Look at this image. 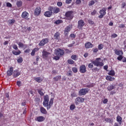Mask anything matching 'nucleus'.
I'll return each instance as SVG.
<instances>
[{"mask_svg": "<svg viewBox=\"0 0 126 126\" xmlns=\"http://www.w3.org/2000/svg\"><path fill=\"white\" fill-rule=\"evenodd\" d=\"M37 51H39L38 48H34L32 50L31 54V56H35V53H36Z\"/></svg>", "mask_w": 126, "mask_h": 126, "instance_id": "nucleus-26", "label": "nucleus"}, {"mask_svg": "<svg viewBox=\"0 0 126 126\" xmlns=\"http://www.w3.org/2000/svg\"><path fill=\"white\" fill-rule=\"evenodd\" d=\"M108 74L109 75H111V76H114L115 74H116V73H115V71L111 70L109 71Z\"/></svg>", "mask_w": 126, "mask_h": 126, "instance_id": "nucleus-36", "label": "nucleus"}, {"mask_svg": "<svg viewBox=\"0 0 126 126\" xmlns=\"http://www.w3.org/2000/svg\"><path fill=\"white\" fill-rule=\"evenodd\" d=\"M74 17V16L73 15V11H67L65 12V19H66V20H69V21H71V20L73 19Z\"/></svg>", "mask_w": 126, "mask_h": 126, "instance_id": "nucleus-2", "label": "nucleus"}, {"mask_svg": "<svg viewBox=\"0 0 126 126\" xmlns=\"http://www.w3.org/2000/svg\"><path fill=\"white\" fill-rule=\"evenodd\" d=\"M9 23L10 24H14L15 23V20L14 19H12L9 21Z\"/></svg>", "mask_w": 126, "mask_h": 126, "instance_id": "nucleus-46", "label": "nucleus"}, {"mask_svg": "<svg viewBox=\"0 0 126 126\" xmlns=\"http://www.w3.org/2000/svg\"><path fill=\"white\" fill-rule=\"evenodd\" d=\"M71 58L74 61H77V55H72Z\"/></svg>", "mask_w": 126, "mask_h": 126, "instance_id": "nucleus-37", "label": "nucleus"}, {"mask_svg": "<svg viewBox=\"0 0 126 126\" xmlns=\"http://www.w3.org/2000/svg\"><path fill=\"white\" fill-rule=\"evenodd\" d=\"M71 97L74 98V97H77V94L75 93H72L71 94Z\"/></svg>", "mask_w": 126, "mask_h": 126, "instance_id": "nucleus-45", "label": "nucleus"}, {"mask_svg": "<svg viewBox=\"0 0 126 126\" xmlns=\"http://www.w3.org/2000/svg\"><path fill=\"white\" fill-rule=\"evenodd\" d=\"M70 29H71V27L70 26H68L64 31V34L65 36H67L69 32L70 31Z\"/></svg>", "mask_w": 126, "mask_h": 126, "instance_id": "nucleus-17", "label": "nucleus"}, {"mask_svg": "<svg viewBox=\"0 0 126 126\" xmlns=\"http://www.w3.org/2000/svg\"><path fill=\"white\" fill-rule=\"evenodd\" d=\"M34 80L36 81V82H38V83H41V82L43 81V80H42V78H41V77H35Z\"/></svg>", "mask_w": 126, "mask_h": 126, "instance_id": "nucleus-32", "label": "nucleus"}, {"mask_svg": "<svg viewBox=\"0 0 126 126\" xmlns=\"http://www.w3.org/2000/svg\"><path fill=\"white\" fill-rule=\"evenodd\" d=\"M122 62L123 63H126V57H123L122 59Z\"/></svg>", "mask_w": 126, "mask_h": 126, "instance_id": "nucleus-64", "label": "nucleus"}, {"mask_svg": "<svg viewBox=\"0 0 126 126\" xmlns=\"http://www.w3.org/2000/svg\"><path fill=\"white\" fill-rule=\"evenodd\" d=\"M53 104H54V98H51L49 102L48 103L47 105H46L47 110H50L52 106H53Z\"/></svg>", "mask_w": 126, "mask_h": 126, "instance_id": "nucleus-13", "label": "nucleus"}, {"mask_svg": "<svg viewBox=\"0 0 126 126\" xmlns=\"http://www.w3.org/2000/svg\"><path fill=\"white\" fill-rule=\"evenodd\" d=\"M115 55L117 56H121L123 55L124 53L121 50H118L117 49L114 50Z\"/></svg>", "mask_w": 126, "mask_h": 126, "instance_id": "nucleus-22", "label": "nucleus"}, {"mask_svg": "<svg viewBox=\"0 0 126 126\" xmlns=\"http://www.w3.org/2000/svg\"><path fill=\"white\" fill-rule=\"evenodd\" d=\"M44 120H45V117H44L43 116L37 117L35 119V121H36V122H38L39 123L44 122Z\"/></svg>", "mask_w": 126, "mask_h": 126, "instance_id": "nucleus-18", "label": "nucleus"}, {"mask_svg": "<svg viewBox=\"0 0 126 126\" xmlns=\"http://www.w3.org/2000/svg\"><path fill=\"white\" fill-rule=\"evenodd\" d=\"M85 25V22H84V21L83 20H79L78 21V29H81L82 30V28H83V26Z\"/></svg>", "mask_w": 126, "mask_h": 126, "instance_id": "nucleus-9", "label": "nucleus"}, {"mask_svg": "<svg viewBox=\"0 0 126 126\" xmlns=\"http://www.w3.org/2000/svg\"><path fill=\"white\" fill-rule=\"evenodd\" d=\"M18 63H21L22 62H23V59H22V57H20V58L17 60Z\"/></svg>", "mask_w": 126, "mask_h": 126, "instance_id": "nucleus-49", "label": "nucleus"}, {"mask_svg": "<svg viewBox=\"0 0 126 126\" xmlns=\"http://www.w3.org/2000/svg\"><path fill=\"white\" fill-rule=\"evenodd\" d=\"M16 84L19 87H20V86H21V81H18Z\"/></svg>", "mask_w": 126, "mask_h": 126, "instance_id": "nucleus-56", "label": "nucleus"}, {"mask_svg": "<svg viewBox=\"0 0 126 126\" xmlns=\"http://www.w3.org/2000/svg\"><path fill=\"white\" fill-rule=\"evenodd\" d=\"M18 45L19 46V48H24V47L26 48V47H27V45L24 44L22 42H20L18 43Z\"/></svg>", "mask_w": 126, "mask_h": 126, "instance_id": "nucleus-30", "label": "nucleus"}, {"mask_svg": "<svg viewBox=\"0 0 126 126\" xmlns=\"http://www.w3.org/2000/svg\"><path fill=\"white\" fill-rule=\"evenodd\" d=\"M63 22V21L62 20H58L55 22V24H61Z\"/></svg>", "mask_w": 126, "mask_h": 126, "instance_id": "nucleus-47", "label": "nucleus"}, {"mask_svg": "<svg viewBox=\"0 0 126 126\" xmlns=\"http://www.w3.org/2000/svg\"><path fill=\"white\" fill-rule=\"evenodd\" d=\"M91 62L92 63H90L88 64L89 68H93L94 65L95 66L100 67L104 66L103 60H102V59L100 58H96L95 60H92ZM93 64H94V65H93Z\"/></svg>", "mask_w": 126, "mask_h": 126, "instance_id": "nucleus-1", "label": "nucleus"}, {"mask_svg": "<svg viewBox=\"0 0 126 126\" xmlns=\"http://www.w3.org/2000/svg\"><path fill=\"white\" fill-rule=\"evenodd\" d=\"M55 54L58 57H63L64 55V50L58 48L55 52Z\"/></svg>", "mask_w": 126, "mask_h": 126, "instance_id": "nucleus-5", "label": "nucleus"}, {"mask_svg": "<svg viewBox=\"0 0 126 126\" xmlns=\"http://www.w3.org/2000/svg\"><path fill=\"white\" fill-rule=\"evenodd\" d=\"M72 71L74 72V73H76L78 70H77V68L74 67L72 68Z\"/></svg>", "mask_w": 126, "mask_h": 126, "instance_id": "nucleus-42", "label": "nucleus"}, {"mask_svg": "<svg viewBox=\"0 0 126 126\" xmlns=\"http://www.w3.org/2000/svg\"><path fill=\"white\" fill-rule=\"evenodd\" d=\"M85 47L86 49H90L91 48H93V44L90 42H88L85 43Z\"/></svg>", "mask_w": 126, "mask_h": 126, "instance_id": "nucleus-20", "label": "nucleus"}, {"mask_svg": "<svg viewBox=\"0 0 126 126\" xmlns=\"http://www.w3.org/2000/svg\"><path fill=\"white\" fill-rule=\"evenodd\" d=\"M12 74H13V67L11 66L7 71V75L8 76H11Z\"/></svg>", "mask_w": 126, "mask_h": 126, "instance_id": "nucleus-16", "label": "nucleus"}, {"mask_svg": "<svg viewBox=\"0 0 126 126\" xmlns=\"http://www.w3.org/2000/svg\"><path fill=\"white\" fill-rule=\"evenodd\" d=\"M6 6L7 7H12V4H11V3L8 2L6 3Z\"/></svg>", "mask_w": 126, "mask_h": 126, "instance_id": "nucleus-55", "label": "nucleus"}, {"mask_svg": "<svg viewBox=\"0 0 126 126\" xmlns=\"http://www.w3.org/2000/svg\"><path fill=\"white\" fill-rule=\"evenodd\" d=\"M107 11V8L103 7L102 8L101 10H100L99 13L100 15L98 16V18H103L104 15H106V11Z\"/></svg>", "mask_w": 126, "mask_h": 126, "instance_id": "nucleus-7", "label": "nucleus"}, {"mask_svg": "<svg viewBox=\"0 0 126 126\" xmlns=\"http://www.w3.org/2000/svg\"><path fill=\"white\" fill-rule=\"evenodd\" d=\"M88 22L91 25H94V21H92V20H88Z\"/></svg>", "mask_w": 126, "mask_h": 126, "instance_id": "nucleus-54", "label": "nucleus"}, {"mask_svg": "<svg viewBox=\"0 0 126 126\" xmlns=\"http://www.w3.org/2000/svg\"><path fill=\"white\" fill-rule=\"evenodd\" d=\"M38 93L40 96H44V93H43V89H38Z\"/></svg>", "mask_w": 126, "mask_h": 126, "instance_id": "nucleus-35", "label": "nucleus"}, {"mask_svg": "<svg viewBox=\"0 0 126 126\" xmlns=\"http://www.w3.org/2000/svg\"><path fill=\"white\" fill-rule=\"evenodd\" d=\"M123 55H119V56L117 57V60L118 61H122V60H123Z\"/></svg>", "mask_w": 126, "mask_h": 126, "instance_id": "nucleus-53", "label": "nucleus"}, {"mask_svg": "<svg viewBox=\"0 0 126 126\" xmlns=\"http://www.w3.org/2000/svg\"><path fill=\"white\" fill-rule=\"evenodd\" d=\"M85 99L83 97L78 96L77 98L75 99V103L76 105H78L79 103H83L85 101Z\"/></svg>", "mask_w": 126, "mask_h": 126, "instance_id": "nucleus-8", "label": "nucleus"}, {"mask_svg": "<svg viewBox=\"0 0 126 126\" xmlns=\"http://www.w3.org/2000/svg\"><path fill=\"white\" fill-rule=\"evenodd\" d=\"M87 71L86 66L85 65H82L79 67V72L80 73H85Z\"/></svg>", "mask_w": 126, "mask_h": 126, "instance_id": "nucleus-11", "label": "nucleus"}, {"mask_svg": "<svg viewBox=\"0 0 126 126\" xmlns=\"http://www.w3.org/2000/svg\"><path fill=\"white\" fill-rule=\"evenodd\" d=\"M51 55V53L50 52H48L45 50H43L42 52V58L44 60H47L48 58L49 57V55Z\"/></svg>", "mask_w": 126, "mask_h": 126, "instance_id": "nucleus-14", "label": "nucleus"}, {"mask_svg": "<svg viewBox=\"0 0 126 126\" xmlns=\"http://www.w3.org/2000/svg\"><path fill=\"white\" fill-rule=\"evenodd\" d=\"M115 85H109L107 87V90L108 91H112V90H113V89H115Z\"/></svg>", "mask_w": 126, "mask_h": 126, "instance_id": "nucleus-27", "label": "nucleus"}, {"mask_svg": "<svg viewBox=\"0 0 126 126\" xmlns=\"http://www.w3.org/2000/svg\"><path fill=\"white\" fill-rule=\"evenodd\" d=\"M61 58V56H55L54 58H53V59L54 60H55L56 61H59V60H60V58Z\"/></svg>", "mask_w": 126, "mask_h": 126, "instance_id": "nucleus-50", "label": "nucleus"}, {"mask_svg": "<svg viewBox=\"0 0 126 126\" xmlns=\"http://www.w3.org/2000/svg\"><path fill=\"white\" fill-rule=\"evenodd\" d=\"M43 98H44V100L42 103L43 105L44 106V107H47V106H48V103H49V101L50 99L49 97V95L46 94L43 96Z\"/></svg>", "mask_w": 126, "mask_h": 126, "instance_id": "nucleus-6", "label": "nucleus"}, {"mask_svg": "<svg viewBox=\"0 0 126 126\" xmlns=\"http://www.w3.org/2000/svg\"><path fill=\"white\" fill-rule=\"evenodd\" d=\"M67 75L68 76H72V71H70L69 72L67 73Z\"/></svg>", "mask_w": 126, "mask_h": 126, "instance_id": "nucleus-60", "label": "nucleus"}, {"mask_svg": "<svg viewBox=\"0 0 126 126\" xmlns=\"http://www.w3.org/2000/svg\"><path fill=\"white\" fill-rule=\"evenodd\" d=\"M57 4L58 6H59V7H61V6H63V2H62L61 1L57 2Z\"/></svg>", "mask_w": 126, "mask_h": 126, "instance_id": "nucleus-48", "label": "nucleus"}, {"mask_svg": "<svg viewBox=\"0 0 126 126\" xmlns=\"http://www.w3.org/2000/svg\"><path fill=\"white\" fill-rule=\"evenodd\" d=\"M40 112L42 114H43L44 115H47V114L48 113V112L47 111L46 109H45V108L43 107H40Z\"/></svg>", "mask_w": 126, "mask_h": 126, "instance_id": "nucleus-24", "label": "nucleus"}, {"mask_svg": "<svg viewBox=\"0 0 126 126\" xmlns=\"http://www.w3.org/2000/svg\"><path fill=\"white\" fill-rule=\"evenodd\" d=\"M41 13V8L40 7H36L34 10V15L39 16Z\"/></svg>", "mask_w": 126, "mask_h": 126, "instance_id": "nucleus-15", "label": "nucleus"}, {"mask_svg": "<svg viewBox=\"0 0 126 126\" xmlns=\"http://www.w3.org/2000/svg\"><path fill=\"white\" fill-rule=\"evenodd\" d=\"M75 109V105L74 104H71L70 106V110L73 111Z\"/></svg>", "mask_w": 126, "mask_h": 126, "instance_id": "nucleus-43", "label": "nucleus"}, {"mask_svg": "<svg viewBox=\"0 0 126 126\" xmlns=\"http://www.w3.org/2000/svg\"><path fill=\"white\" fill-rule=\"evenodd\" d=\"M71 1H72V0H66L65 3L69 4V3H71Z\"/></svg>", "mask_w": 126, "mask_h": 126, "instance_id": "nucleus-58", "label": "nucleus"}, {"mask_svg": "<svg viewBox=\"0 0 126 126\" xmlns=\"http://www.w3.org/2000/svg\"><path fill=\"white\" fill-rule=\"evenodd\" d=\"M48 10H49V11H52L53 12V13H55L56 14H57V13H59V12H60L61 11L60 8L57 6H49L48 8Z\"/></svg>", "mask_w": 126, "mask_h": 126, "instance_id": "nucleus-4", "label": "nucleus"}, {"mask_svg": "<svg viewBox=\"0 0 126 126\" xmlns=\"http://www.w3.org/2000/svg\"><path fill=\"white\" fill-rule=\"evenodd\" d=\"M86 87H87L88 88H92L93 87H94V85L93 84H90L86 85Z\"/></svg>", "mask_w": 126, "mask_h": 126, "instance_id": "nucleus-40", "label": "nucleus"}, {"mask_svg": "<svg viewBox=\"0 0 126 126\" xmlns=\"http://www.w3.org/2000/svg\"><path fill=\"white\" fill-rule=\"evenodd\" d=\"M67 63H69V64H73L74 63V61L71 59H70L67 60Z\"/></svg>", "mask_w": 126, "mask_h": 126, "instance_id": "nucleus-39", "label": "nucleus"}, {"mask_svg": "<svg viewBox=\"0 0 126 126\" xmlns=\"http://www.w3.org/2000/svg\"><path fill=\"white\" fill-rule=\"evenodd\" d=\"M54 38L55 40H60V32H57L55 33Z\"/></svg>", "mask_w": 126, "mask_h": 126, "instance_id": "nucleus-29", "label": "nucleus"}, {"mask_svg": "<svg viewBox=\"0 0 126 126\" xmlns=\"http://www.w3.org/2000/svg\"><path fill=\"white\" fill-rule=\"evenodd\" d=\"M22 18L24 19H26L27 20H30V18L29 17V13L26 11H24L22 14Z\"/></svg>", "mask_w": 126, "mask_h": 126, "instance_id": "nucleus-12", "label": "nucleus"}, {"mask_svg": "<svg viewBox=\"0 0 126 126\" xmlns=\"http://www.w3.org/2000/svg\"><path fill=\"white\" fill-rule=\"evenodd\" d=\"M103 48H104V44H100L98 45V50H103Z\"/></svg>", "mask_w": 126, "mask_h": 126, "instance_id": "nucleus-38", "label": "nucleus"}, {"mask_svg": "<svg viewBox=\"0 0 126 126\" xmlns=\"http://www.w3.org/2000/svg\"><path fill=\"white\" fill-rule=\"evenodd\" d=\"M106 79L108 81H114V80H115L116 79L114 77H111V76H107L106 77Z\"/></svg>", "mask_w": 126, "mask_h": 126, "instance_id": "nucleus-25", "label": "nucleus"}, {"mask_svg": "<svg viewBox=\"0 0 126 126\" xmlns=\"http://www.w3.org/2000/svg\"><path fill=\"white\" fill-rule=\"evenodd\" d=\"M105 121L106 123H109L110 124L112 123V119L111 118H105Z\"/></svg>", "mask_w": 126, "mask_h": 126, "instance_id": "nucleus-41", "label": "nucleus"}, {"mask_svg": "<svg viewBox=\"0 0 126 126\" xmlns=\"http://www.w3.org/2000/svg\"><path fill=\"white\" fill-rule=\"evenodd\" d=\"M89 89L88 88H82L78 92L79 96H84L86 95L87 93L89 92Z\"/></svg>", "mask_w": 126, "mask_h": 126, "instance_id": "nucleus-3", "label": "nucleus"}, {"mask_svg": "<svg viewBox=\"0 0 126 126\" xmlns=\"http://www.w3.org/2000/svg\"><path fill=\"white\" fill-rule=\"evenodd\" d=\"M126 27V26L124 24H121L120 26H119V28H125Z\"/></svg>", "mask_w": 126, "mask_h": 126, "instance_id": "nucleus-62", "label": "nucleus"}, {"mask_svg": "<svg viewBox=\"0 0 126 126\" xmlns=\"http://www.w3.org/2000/svg\"><path fill=\"white\" fill-rule=\"evenodd\" d=\"M99 51V49L98 48H93V52L94 53H97Z\"/></svg>", "mask_w": 126, "mask_h": 126, "instance_id": "nucleus-59", "label": "nucleus"}, {"mask_svg": "<svg viewBox=\"0 0 126 126\" xmlns=\"http://www.w3.org/2000/svg\"><path fill=\"white\" fill-rule=\"evenodd\" d=\"M117 37H118V34H116V33H113L111 35V38H117Z\"/></svg>", "mask_w": 126, "mask_h": 126, "instance_id": "nucleus-51", "label": "nucleus"}, {"mask_svg": "<svg viewBox=\"0 0 126 126\" xmlns=\"http://www.w3.org/2000/svg\"><path fill=\"white\" fill-rule=\"evenodd\" d=\"M23 2L21 0H18L16 2V4H17V6L18 7H21L22 6V4H23Z\"/></svg>", "mask_w": 126, "mask_h": 126, "instance_id": "nucleus-31", "label": "nucleus"}, {"mask_svg": "<svg viewBox=\"0 0 126 126\" xmlns=\"http://www.w3.org/2000/svg\"><path fill=\"white\" fill-rule=\"evenodd\" d=\"M20 74H21V73H20V72H19V71H18V70H15L13 72V78H16V77H18V76H19Z\"/></svg>", "mask_w": 126, "mask_h": 126, "instance_id": "nucleus-19", "label": "nucleus"}, {"mask_svg": "<svg viewBox=\"0 0 126 126\" xmlns=\"http://www.w3.org/2000/svg\"><path fill=\"white\" fill-rule=\"evenodd\" d=\"M97 13V11L96 10H94L93 12H91V15H95Z\"/></svg>", "mask_w": 126, "mask_h": 126, "instance_id": "nucleus-57", "label": "nucleus"}, {"mask_svg": "<svg viewBox=\"0 0 126 126\" xmlns=\"http://www.w3.org/2000/svg\"><path fill=\"white\" fill-rule=\"evenodd\" d=\"M53 79L55 81H59V80H61V79H62V76H56L53 78Z\"/></svg>", "mask_w": 126, "mask_h": 126, "instance_id": "nucleus-33", "label": "nucleus"}, {"mask_svg": "<svg viewBox=\"0 0 126 126\" xmlns=\"http://www.w3.org/2000/svg\"><path fill=\"white\" fill-rule=\"evenodd\" d=\"M12 54L15 55V56H18V55H20L21 54V51L20 50H18L17 51L14 50L12 51Z\"/></svg>", "mask_w": 126, "mask_h": 126, "instance_id": "nucleus-28", "label": "nucleus"}, {"mask_svg": "<svg viewBox=\"0 0 126 126\" xmlns=\"http://www.w3.org/2000/svg\"><path fill=\"white\" fill-rule=\"evenodd\" d=\"M12 48L14 49V50H15L16 51H17L18 50V47L16 44H14L12 45Z\"/></svg>", "mask_w": 126, "mask_h": 126, "instance_id": "nucleus-44", "label": "nucleus"}, {"mask_svg": "<svg viewBox=\"0 0 126 126\" xmlns=\"http://www.w3.org/2000/svg\"><path fill=\"white\" fill-rule=\"evenodd\" d=\"M117 122H118V123H119V125H122V121H123V118H122V117H121L120 115H118L117 117V119H116Z\"/></svg>", "mask_w": 126, "mask_h": 126, "instance_id": "nucleus-23", "label": "nucleus"}, {"mask_svg": "<svg viewBox=\"0 0 126 126\" xmlns=\"http://www.w3.org/2000/svg\"><path fill=\"white\" fill-rule=\"evenodd\" d=\"M52 15H53V12L50 10L48 11H46L44 13V16H45L46 17H51V16H52Z\"/></svg>", "mask_w": 126, "mask_h": 126, "instance_id": "nucleus-21", "label": "nucleus"}, {"mask_svg": "<svg viewBox=\"0 0 126 126\" xmlns=\"http://www.w3.org/2000/svg\"><path fill=\"white\" fill-rule=\"evenodd\" d=\"M100 69H98L97 67H95L94 68L92 69V71H98Z\"/></svg>", "mask_w": 126, "mask_h": 126, "instance_id": "nucleus-52", "label": "nucleus"}, {"mask_svg": "<svg viewBox=\"0 0 126 126\" xmlns=\"http://www.w3.org/2000/svg\"><path fill=\"white\" fill-rule=\"evenodd\" d=\"M126 2H123L122 4V8H125V6H126Z\"/></svg>", "mask_w": 126, "mask_h": 126, "instance_id": "nucleus-63", "label": "nucleus"}, {"mask_svg": "<svg viewBox=\"0 0 126 126\" xmlns=\"http://www.w3.org/2000/svg\"><path fill=\"white\" fill-rule=\"evenodd\" d=\"M103 104H107L108 103V99L105 98L103 101Z\"/></svg>", "mask_w": 126, "mask_h": 126, "instance_id": "nucleus-61", "label": "nucleus"}, {"mask_svg": "<svg viewBox=\"0 0 126 126\" xmlns=\"http://www.w3.org/2000/svg\"><path fill=\"white\" fill-rule=\"evenodd\" d=\"M48 43H49V38H46L41 40L38 45L40 46H45V45H46V44H48Z\"/></svg>", "mask_w": 126, "mask_h": 126, "instance_id": "nucleus-10", "label": "nucleus"}, {"mask_svg": "<svg viewBox=\"0 0 126 126\" xmlns=\"http://www.w3.org/2000/svg\"><path fill=\"white\" fill-rule=\"evenodd\" d=\"M98 0H91V1H90L89 2V6H91L92 5H93V4H94L95 3V2H97Z\"/></svg>", "mask_w": 126, "mask_h": 126, "instance_id": "nucleus-34", "label": "nucleus"}]
</instances>
